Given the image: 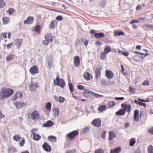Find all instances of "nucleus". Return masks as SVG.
I'll use <instances>...</instances> for the list:
<instances>
[{"instance_id":"obj_27","label":"nucleus","mask_w":153,"mask_h":153,"mask_svg":"<svg viewBox=\"0 0 153 153\" xmlns=\"http://www.w3.org/2000/svg\"><path fill=\"white\" fill-rule=\"evenodd\" d=\"M57 24V22L56 21L53 20L51 22L50 24V28L53 29Z\"/></svg>"},{"instance_id":"obj_59","label":"nucleus","mask_w":153,"mask_h":153,"mask_svg":"<svg viewBox=\"0 0 153 153\" xmlns=\"http://www.w3.org/2000/svg\"><path fill=\"white\" fill-rule=\"evenodd\" d=\"M104 152V151L101 149L96 150V153H103Z\"/></svg>"},{"instance_id":"obj_22","label":"nucleus","mask_w":153,"mask_h":153,"mask_svg":"<svg viewBox=\"0 0 153 153\" xmlns=\"http://www.w3.org/2000/svg\"><path fill=\"white\" fill-rule=\"evenodd\" d=\"M139 22V21L138 20H132L130 22V24L132 25V27L134 29H136L137 27V25L134 24L135 23H138Z\"/></svg>"},{"instance_id":"obj_16","label":"nucleus","mask_w":153,"mask_h":153,"mask_svg":"<svg viewBox=\"0 0 153 153\" xmlns=\"http://www.w3.org/2000/svg\"><path fill=\"white\" fill-rule=\"evenodd\" d=\"M42 147L44 150L46 152H50L51 149V146L48 145L46 142L44 143L42 145Z\"/></svg>"},{"instance_id":"obj_20","label":"nucleus","mask_w":153,"mask_h":153,"mask_svg":"<svg viewBox=\"0 0 153 153\" xmlns=\"http://www.w3.org/2000/svg\"><path fill=\"white\" fill-rule=\"evenodd\" d=\"M53 124V122L52 121L49 120L44 123L43 126L44 127H48L52 126Z\"/></svg>"},{"instance_id":"obj_8","label":"nucleus","mask_w":153,"mask_h":153,"mask_svg":"<svg viewBox=\"0 0 153 153\" xmlns=\"http://www.w3.org/2000/svg\"><path fill=\"white\" fill-rule=\"evenodd\" d=\"M31 118L33 120L38 119L39 118V115L36 111H34L30 114Z\"/></svg>"},{"instance_id":"obj_63","label":"nucleus","mask_w":153,"mask_h":153,"mask_svg":"<svg viewBox=\"0 0 153 153\" xmlns=\"http://www.w3.org/2000/svg\"><path fill=\"white\" fill-rule=\"evenodd\" d=\"M115 99L117 100H123L124 99V98L123 97H116L115 98Z\"/></svg>"},{"instance_id":"obj_3","label":"nucleus","mask_w":153,"mask_h":153,"mask_svg":"<svg viewBox=\"0 0 153 153\" xmlns=\"http://www.w3.org/2000/svg\"><path fill=\"white\" fill-rule=\"evenodd\" d=\"M13 138L16 142H20L19 143V145L21 147L23 146L25 143V139L24 138H22L21 136L19 134H16L13 137Z\"/></svg>"},{"instance_id":"obj_31","label":"nucleus","mask_w":153,"mask_h":153,"mask_svg":"<svg viewBox=\"0 0 153 153\" xmlns=\"http://www.w3.org/2000/svg\"><path fill=\"white\" fill-rule=\"evenodd\" d=\"M3 22L4 24H7L10 22V19L7 17H4L2 18Z\"/></svg>"},{"instance_id":"obj_62","label":"nucleus","mask_w":153,"mask_h":153,"mask_svg":"<svg viewBox=\"0 0 153 153\" xmlns=\"http://www.w3.org/2000/svg\"><path fill=\"white\" fill-rule=\"evenodd\" d=\"M66 153H75V150H71L66 152Z\"/></svg>"},{"instance_id":"obj_56","label":"nucleus","mask_w":153,"mask_h":153,"mask_svg":"<svg viewBox=\"0 0 153 153\" xmlns=\"http://www.w3.org/2000/svg\"><path fill=\"white\" fill-rule=\"evenodd\" d=\"M90 129V127H87L84 128L83 131L84 132L86 133Z\"/></svg>"},{"instance_id":"obj_26","label":"nucleus","mask_w":153,"mask_h":153,"mask_svg":"<svg viewBox=\"0 0 153 153\" xmlns=\"http://www.w3.org/2000/svg\"><path fill=\"white\" fill-rule=\"evenodd\" d=\"M16 45L18 46V48L19 49L22 42V39H18L16 40Z\"/></svg>"},{"instance_id":"obj_42","label":"nucleus","mask_w":153,"mask_h":153,"mask_svg":"<svg viewBox=\"0 0 153 153\" xmlns=\"http://www.w3.org/2000/svg\"><path fill=\"white\" fill-rule=\"evenodd\" d=\"M68 85L69 86V89L70 92L72 93H73L74 91V88L72 84V83L69 82Z\"/></svg>"},{"instance_id":"obj_45","label":"nucleus","mask_w":153,"mask_h":153,"mask_svg":"<svg viewBox=\"0 0 153 153\" xmlns=\"http://www.w3.org/2000/svg\"><path fill=\"white\" fill-rule=\"evenodd\" d=\"M65 100V98L61 96H60L58 98V102H59L60 103H62L64 102Z\"/></svg>"},{"instance_id":"obj_40","label":"nucleus","mask_w":153,"mask_h":153,"mask_svg":"<svg viewBox=\"0 0 153 153\" xmlns=\"http://www.w3.org/2000/svg\"><path fill=\"white\" fill-rule=\"evenodd\" d=\"M147 150L148 153H153V146L150 145L148 147Z\"/></svg>"},{"instance_id":"obj_54","label":"nucleus","mask_w":153,"mask_h":153,"mask_svg":"<svg viewBox=\"0 0 153 153\" xmlns=\"http://www.w3.org/2000/svg\"><path fill=\"white\" fill-rule=\"evenodd\" d=\"M14 10L12 8H10L8 10V13L9 14H11L14 12Z\"/></svg>"},{"instance_id":"obj_15","label":"nucleus","mask_w":153,"mask_h":153,"mask_svg":"<svg viewBox=\"0 0 153 153\" xmlns=\"http://www.w3.org/2000/svg\"><path fill=\"white\" fill-rule=\"evenodd\" d=\"M34 18L32 16L28 17L26 20L24 21V23L26 24H30L32 23L34 21Z\"/></svg>"},{"instance_id":"obj_38","label":"nucleus","mask_w":153,"mask_h":153,"mask_svg":"<svg viewBox=\"0 0 153 153\" xmlns=\"http://www.w3.org/2000/svg\"><path fill=\"white\" fill-rule=\"evenodd\" d=\"M53 114L55 116H57L59 115V109L58 108H53Z\"/></svg>"},{"instance_id":"obj_17","label":"nucleus","mask_w":153,"mask_h":153,"mask_svg":"<svg viewBox=\"0 0 153 153\" xmlns=\"http://www.w3.org/2000/svg\"><path fill=\"white\" fill-rule=\"evenodd\" d=\"M22 97V93L21 92H18L16 93L13 97V100H16L18 98H21Z\"/></svg>"},{"instance_id":"obj_57","label":"nucleus","mask_w":153,"mask_h":153,"mask_svg":"<svg viewBox=\"0 0 153 153\" xmlns=\"http://www.w3.org/2000/svg\"><path fill=\"white\" fill-rule=\"evenodd\" d=\"M143 51H144L145 52V56H144V57H145L146 56L149 55V53L148 51L146 49H143Z\"/></svg>"},{"instance_id":"obj_28","label":"nucleus","mask_w":153,"mask_h":153,"mask_svg":"<svg viewBox=\"0 0 153 153\" xmlns=\"http://www.w3.org/2000/svg\"><path fill=\"white\" fill-rule=\"evenodd\" d=\"M105 36V34L102 33H96V39H97L102 38L104 37Z\"/></svg>"},{"instance_id":"obj_61","label":"nucleus","mask_w":153,"mask_h":153,"mask_svg":"<svg viewBox=\"0 0 153 153\" xmlns=\"http://www.w3.org/2000/svg\"><path fill=\"white\" fill-rule=\"evenodd\" d=\"M90 33H91L92 34H93V35L96 37V32L94 30H91L90 32Z\"/></svg>"},{"instance_id":"obj_7","label":"nucleus","mask_w":153,"mask_h":153,"mask_svg":"<svg viewBox=\"0 0 153 153\" xmlns=\"http://www.w3.org/2000/svg\"><path fill=\"white\" fill-rule=\"evenodd\" d=\"M14 104L17 109H19L26 105V104L24 102H22L19 101H16L14 103Z\"/></svg>"},{"instance_id":"obj_10","label":"nucleus","mask_w":153,"mask_h":153,"mask_svg":"<svg viewBox=\"0 0 153 153\" xmlns=\"http://www.w3.org/2000/svg\"><path fill=\"white\" fill-rule=\"evenodd\" d=\"M45 39L51 42L53 40L54 37L51 33H48L45 34Z\"/></svg>"},{"instance_id":"obj_49","label":"nucleus","mask_w":153,"mask_h":153,"mask_svg":"<svg viewBox=\"0 0 153 153\" xmlns=\"http://www.w3.org/2000/svg\"><path fill=\"white\" fill-rule=\"evenodd\" d=\"M49 42L48 40L45 39V40H43L42 41V43L45 45L47 46L48 45Z\"/></svg>"},{"instance_id":"obj_5","label":"nucleus","mask_w":153,"mask_h":153,"mask_svg":"<svg viewBox=\"0 0 153 153\" xmlns=\"http://www.w3.org/2000/svg\"><path fill=\"white\" fill-rule=\"evenodd\" d=\"M83 94L85 97H92L96 95V93L92 92L88 89H85L83 93Z\"/></svg>"},{"instance_id":"obj_34","label":"nucleus","mask_w":153,"mask_h":153,"mask_svg":"<svg viewBox=\"0 0 153 153\" xmlns=\"http://www.w3.org/2000/svg\"><path fill=\"white\" fill-rule=\"evenodd\" d=\"M49 140L51 142H56V138L54 136H50L48 137Z\"/></svg>"},{"instance_id":"obj_9","label":"nucleus","mask_w":153,"mask_h":153,"mask_svg":"<svg viewBox=\"0 0 153 153\" xmlns=\"http://www.w3.org/2000/svg\"><path fill=\"white\" fill-rule=\"evenodd\" d=\"M29 71L32 75H34L39 73L38 68L36 65H34L31 67L30 68Z\"/></svg>"},{"instance_id":"obj_25","label":"nucleus","mask_w":153,"mask_h":153,"mask_svg":"<svg viewBox=\"0 0 153 153\" xmlns=\"http://www.w3.org/2000/svg\"><path fill=\"white\" fill-rule=\"evenodd\" d=\"M8 153H15L16 152V150L13 146H10L8 149Z\"/></svg>"},{"instance_id":"obj_60","label":"nucleus","mask_w":153,"mask_h":153,"mask_svg":"<svg viewBox=\"0 0 153 153\" xmlns=\"http://www.w3.org/2000/svg\"><path fill=\"white\" fill-rule=\"evenodd\" d=\"M143 8V7L141 6V5H138L136 7V10H139Z\"/></svg>"},{"instance_id":"obj_1","label":"nucleus","mask_w":153,"mask_h":153,"mask_svg":"<svg viewBox=\"0 0 153 153\" xmlns=\"http://www.w3.org/2000/svg\"><path fill=\"white\" fill-rule=\"evenodd\" d=\"M0 93V98L5 99L11 96L13 93V90L11 88H2Z\"/></svg>"},{"instance_id":"obj_18","label":"nucleus","mask_w":153,"mask_h":153,"mask_svg":"<svg viewBox=\"0 0 153 153\" xmlns=\"http://www.w3.org/2000/svg\"><path fill=\"white\" fill-rule=\"evenodd\" d=\"M134 118L135 121H138L139 120V110L137 109L135 110L134 111Z\"/></svg>"},{"instance_id":"obj_14","label":"nucleus","mask_w":153,"mask_h":153,"mask_svg":"<svg viewBox=\"0 0 153 153\" xmlns=\"http://www.w3.org/2000/svg\"><path fill=\"white\" fill-rule=\"evenodd\" d=\"M42 28V27L41 25L38 24L37 25L33 27V31L36 33H37L38 34H40Z\"/></svg>"},{"instance_id":"obj_12","label":"nucleus","mask_w":153,"mask_h":153,"mask_svg":"<svg viewBox=\"0 0 153 153\" xmlns=\"http://www.w3.org/2000/svg\"><path fill=\"white\" fill-rule=\"evenodd\" d=\"M74 62L75 66L78 67L80 64V60L79 57L78 56H75L74 58Z\"/></svg>"},{"instance_id":"obj_36","label":"nucleus","mask_w":153,"mask_h":153,"mask_svg":"<svg viewBox=\"0 0 153 153\" xmlns=\"http://www.w3.org/2000/svg\"><path fill=\"white\" fill-rule=\"evenodd\" d=\"M136 142L135 139L133 138H131L130 140L129 141V145L131 146H133L135 143Z\"/></svg>"},{"instance_id":"obj_6","label":"nucleus","mask_w":153,"mask_h":153,"mask_svg":"<svg viewBox=\"0 0 153 153\" xmlns=\"http://www.w3.org/2000/svg\"><path fill=\"white\" fill-rule=\"evenodd\" d=\"M39 87V85L37 82L34 83L33 82L31 81L29 86V88L30 91H35L36 89Z\"/></svg>"},{"instance_id":"obj_39","label":"nucleus","mask_w":153,"mask_h":153,"mask_svg":"<svg viewBox=\"0 0 153 153\" xmlns=\"http://www.w3.org/2000/svg\"><path fill=\"white\" fill-rule=\"evenodd\" d=\"M101 69H102L101 68L96 69V78L99 77L100 76Z\"/></svg>"},{"instance_id":"obj_33","label":"nucleus","mask_w":153,"mask_h":153,"mask_svg":"<svg viewBox=\"0 0 153 153\" xmlns=\"http://www.w3.org/2000/svg\"><path fill=\"white\" fill-rule=\"evenodd\" d=\"M125 34V33L123 31H118L115 30L114 31V35L115 36H120L123 35Z\"/></svg>"},{"instance_id":"obj_46","label":"nucleus","mask_w":153,"mask_h":153,"mask_svg":"<svg viewBox=\"0 0 153 153\" xmlns=\"http://www.w3.org/2000/svg\"><path fill=\"white\" fill-rule=\"evenodd\" d=\"M148 131L149 133L152 135L153 134V127H151L149 128L148 130Z\"/></svg>"},{"instance_id":"obj_58","label":"nucleus","mask_w":153,"mask_h":153,"mask_svg":"<svg viewBox=\"0 0 153 153\" xmlns=\"http://www.w3.org/2000/svg\"><path fill=\"white\" fill-rule=\"evenodd\" d=\"M137 99L139 101L142 102H148L149 101V100H145L144 99H141L140 98H138Z\"/></svg>"},{"instance_id":"obj_37","label":"nucleus","mask_w":153,"mask_h":153,"mask_svg":"<svg viewBox=\"0 0 153 153\" xmlns=\"http://www.w3.org/2000/svg\"><path fill=\"white\" fill-rule=\"evenodd\" d=\"M111 49L110 47L109 46H107L104 49V52L107 54L109 52H111Z\"/></svg>"},{"instance_id":"obj_29","label":"nucleus","mask_w":153,"mask_h":153,"mask_svg":"<svg viewBox=\"0 0 153 153\" xmlns=\"http://www.w3.org/2000/svg\"><path fill=\"white\" fill-rule=\"evenodd\" d=\"M51 107V104L50 102H48L46 103L45 108L48 111H50Z\"/></svg>"},{"instance_id":"obj_53","label":"nucleus","mask_w":153,"mask_h":153,"mask_svg":"<svg viewBox=\"0 0 153 153\" xmlns=\"http://www.w3.org/2000/svg\"><path fill=\"white\" fill-rule=\"evenodd\" d=\"M7 33H1V37H3L4 39H6L7 37Z\"/></svg>"},{"instance_id":"obj_55","label":"nucleus","mask_w":153,"mask_h":153,"mask_svg":"<svg viewBox=\"0 0 153 153\" xmlns=\"http://www.w3.org/2000/svg\"><path fill=\"white\" fill-rule=\"evenodd\" d=\"M56 19L57 21H61L63 19L62 17L61 16H58L56 18Z\"/></svg>"},{"instance_id":"obj_64","label":"nucleus","mask_w":153,"mask_h":153,"mask_svg":"<svg viewBox=\"0 0 153 153\" xmlns=\"http://www.w3.org/2000/svg\"><path fill=\"white\" fill-rule=\"evenodd\" d=\"M13 44V43H11L10 44H7V48L8 49H10V48H11Z\"/></svg>"},{"instance_id":"obj_19","label":"nucleus","mask_w":153,"mask_h":153,"mask_svg":"<svg viewBox=\"0 0 153 153\" xmlns=\"http://www.w3.org/2000/svg\"><path fill=\"white\" fill-rule=\"evenodd\" d=\"M121 150V147L119 146L111 149L110 151V153H120Z\"/></svg>"},{"instance_id":"obj_2","label":"nucleus","mask_w":153,"mask_h":153,"mask_svg":"<svg viewBox=\"0 0 153 153\" xmlns=\"http://www.w3.org/2000/svg\"><path fill=\"white\" fill-rule=\"evenodd\" d=\"M54 83L55 85H58L62 88H63L65 85V81L62 79L59 78L58 76L54 80Z\"/></svg>"},{"instance_id":"obj_50","label":"nucleus","mask_w":153,"mask_h":153,"mask_svg":"<svg viewBox=\"0 0 153 153\" xmlns=\"http://www.w3.org/2000/svg\"><path fill=\"white\" fill-rule=\"evenodd\" d=\"M106 131H103L101 134V137L104 139H105L106 134Z\"/></svg>"},{"instance_id":"obj_43","label":"nucleus","mask_w":153,"mask_h":153,"mask_svg":"<svg viewBox=\"0 0 153 153\" xmlns=\"http://www.w3.org/2000/svg\"><path fill=\"white\" fill-rule=\"evenodd\" d=\"M108 105L109 106V108L110 107H113L114 106L115 104L114 102L113 101H111L108 102Z\"/></svg>"},{"instance_id":"obj_35","label":"nucleus","mask_w":153,"mask_h":153,"mask_svg":"<svg viewBox=\"0 0 153 153\" xmlns=\"http://www.w3.org/2000/svg\"><path fill=\"white\" fill-rule=\"evenodd\" d=\"M131 105H130L128 104V105H127V106L123 109H124L125 112V111H126V112L129 113L131 111Z\"/></svg>"},{"instance_id":"obj_32","label":"nucleus","mask_w":153,"mask_h":153,"mask_svg":"<svg viewBox=\"0 0 153 153\" xmlns=\"http://www.w3.org/2000/svg\"><path fill=\"white\" fill-rule=\"evenodd\" d=\"M14 55L13 54H9L6 57V59L7 61H9L13 59Z\"/></svg>"},{"instance_id":"obj_48","label":"nucleus","mask_w":153,"mask_h":153,"mask_svg":"<svg viewBox=\"0 0 153 153\" xmlns=\"http://www.w3.org/2000/svg\"><path fill=\"white\" fill-rule=\"evenodd\" d=\"M106 54L104 52L101 53L100 55L101 58L102 59H104L105 58Z\"/></svg>"},{"instance_id":"obj_44","label":"nucleus","mask_w":153,"mask_h":153,"mask_svg":"<svg viewBox=\"0 0 153 153\" xmlns=\"http://www.w3.org/2000/svg\"><path fill=\"white\" fill-rule=\"evenodd\" d=\"M5 5V3L3 0H0V8L4 7Z\"/></svg>"},{"instance_id":"obj_21","label":"nucleus","mask_w":153,"mask_h":153,"mask_svg":"<svg viewBox=\"0 0 153 153\" xmlns=\"http://www.w3.org/2000/svg\"><path fill=\"white\" fill-rule=\"evenodd\" d=\"M109 137L108 138L109 140L111 141L116 137V133L113 131H110L109 132Z\"/></svg>"},{"instance_id":"obj_47","label":"nucleus","mask_w":153,"mask_h":153,"mask_svg":"<svg viewBox=\"0 0 153 153\" xmlns=\"http://www.w3.org/2000/svg\"><path fill=\"white\" fill-rule=\"evenodd\" d=\"M77 88L79 90H82L85 89V87L81 85H78L77 86Z\"/></svg>"},{"instance_id":"obj_23","label":"nucleus","mask_w":153,"mask_h":153,"mask_svg":"<svg viewBox=\"0 0 153 153\" xmlns=\"http://www.w3.org/2000/svg\"><path fill=\"white\" fill-rule=\"evenodd\" d=\"M125 112L123 108L120 109L116 112V114L117 116H122L125 115Z\"/></svg>"},{"instance_id":"obj_13","label":"nucleus","mask_w":153,"mask_h":153,"mask_svg":"<svg viewBox=\"0 0 153 153\" xmlns=\"http://www.w3.org/2000/svg\"><path fill=\"white\" fill-rule=\"evenodd\" d=\"M83 77L85 80L89 81L92 79V76L88 72H86L84 73Z\"/></svg>"},{"instance_id":"obj_4","label":"nucleus","mask_w":153,"mask_h":153,"mask_svg":"<svg viewBox=\"0 0 153 153\" xmlns=\"http://www.w3.org/2000/svg\"><path fill=\"white\" fill-rule=\"evenodd\" d=\"M79 134V132L77 130H74L68 133L67 135V137L69 140H74Z\"/></svg>"},{"instance_id":"obj_11","label":"nucleus","mask_w":153,"mask_h":153,"mask_svg":"<svg viewBox=\"0 0 153 153\" xmlns=\"http://www.w3.org/2000/svg\"><path fill=\"white\" fill-rule=\"evenodd\" d=\"M114 74L111 71L107 70L105 71V76L108 79L112 78L114 77Z\"/></svg>"},{"instance_id":"obj_52","label":"nucleus","mask_w":153,"mask_h":153,"mask_svg":"<svg viewBox=\"0 0 153 153\" xmlns=\"http://www.w3.org/2000/svg\"><path fill=\"white\" fill-rule=\"evenodd\" d=\"M149 81L148 80H146L144 81V82L142 83V85H149Z\"/></svg>"},{"instance_id":"obj_51","label":"nucleus","mask_w":153,"mask_h":153,"mask_svg":"<svg viewBox=\"0 0 153 153\" xmlns=\"http://www.w3.org/2000/svg\"><path fill=\"white\" fill-rule=\"evenodd\" d=\"M144 26L148 28H153V25H149L148 24H145Z\"/></svg>"},{"instance_id":"obj_24","label":"nucleus","mask_w":153,"mask_h":153,"mask_svg":"<svg viewBox=\"0 0 153 153\" xmlns=\"http://www.w3.org/2000/svg\"><path fill=\"white\" fill-rule=\"evenodd\" d=\"M106 106L104 105H101L99 106L98 108V110L100 112H102L107 109Z\"/></svg>"},{"instance_id":"obj_41","label":"nucleus","mask_w":153,"mask_h":153,"mask_svg":"<svg viewBox=\"0 0 153 153\" xmlns=\"http://www.w3.org/2000/svg\"><path fill=\"white\" fill-rule=\"evenodd\" d=\"M101 120L100 119H96V127H100L101 126Z\"/></svg>"},{"instance_id":"obj_30","label":"nucleus","mask_w":153,"mask_h":153,"mask_svg":"<svg viewBox=\"0 0 153 153\" xmlns=\"http://www.w3.org/2000/svg\"><path fill=\"white\" fill-rule=\"evenodd\" d=\"M33 134V139L35 140H38L41 138V136L39 134H37L32 132Z\"/></svg>"}]
</instances>
